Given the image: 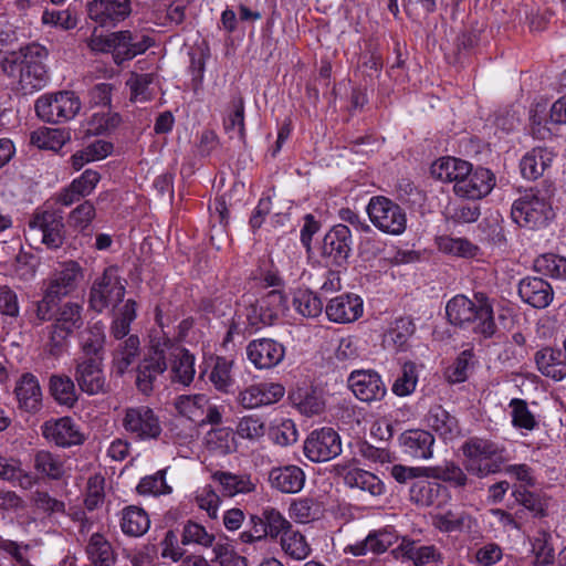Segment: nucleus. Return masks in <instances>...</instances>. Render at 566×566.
<instances>
[{"mask_svg":"<svg viewBox=\"0 0 566 566\" xmlns=\"http://www.w3.org/2000/svg\"><path fill=\"white\" fill-rule=\"evenodd\" d=\"M552 193L548 189L531 188L514 200L511 217L520 227L539 229L554 218Z\"/></svg>","mask_w":566,"mask_h":566,"instance_id":"20e7f679","label":"nucleus"},{"mask_svg":"<svg viewBox=\"0 0 566 566\" xmlns=\"http://www.w3.org/2000/svg\"><path fill=\"white\" fill-rule=\"evenodd\" d=\"M112 53L116 64L129 61L148 50L153 41L146 35L138 38L128 30L111 33Z\"/></svg>","mask_w":566,"mask_h":566,"instance_id":"412c9836","label":"nucleus"},{"mask_svg":"<svg viewBox=\"0 0 566 566\" xmlns=\"http://www.w3.org/2000/svg\"><path fill=\"white\" fill-rule=\"evenodd\" d=\"M535 363L544 376L556 381L566 378V356L560 349L544 347L537 350Z\"/></svg>","mask_w":566,"mask_h":566,"instance_id":"c756f323","label":"nucleus"},{"mask_svg":"<svg viewBox=\"0 0 566 566\" xmlns=\"http://www.w3.org/2000/svg\"><path fill=\"white\" fill-rule=\"evenodd\" d=\"M401 556L415 566L442 563V554L434 545H418L416 541L403 537L398 546Z\"/></svg>","mask_w":566,"mask_h":566,"instance_id":"2f4dec72","label":"nucleus"},{"mask_svg":"<svg viewBox=\"0 0 566 566\" xmlns=\"http://www.w3.org/2000/svg\"><path fill=\"white\" fill-rule=\"evenodd\" d=\"M41 431L49 442L60 448L80 446L85 440L80 427L71 417L50 419L42 424Z\"/></svg>","mask_w":566,"mask_h":566,"instance_id":"dca6fc26","label":"nucleus"},{"mask_svg":"<svg viewBox=\"0 0 566 566\" xmlns=\"http://www.w3.org/2000/svg\"><path fill=\"white\" fill-rule=\"evenodd\" d=\"M399 444L409 457L428 460L433 454L434 437L422 429L406 430L399 436Z\"/></svg>","mask_w":566,"mask_h":566,"instance_id":"393cba45","label":"nucleus"},{"mask_svg":"<svg viewBox=\"0 0 566 566\" xmlns=\"http://www.w3.org/2000/svg\"><path fill=\"white\" fill-rule=\"evenodd\" d=\"M461 450L465 470L478 478L500 472L502 464L507 461L505 447L485 438L471 437Z\"/></svg>","mask_w":566,"mask_h":566,"instance_id":"7ed1b4c3","label":"nucleus"},{"mask_svg":"<svg viewBox=\"0 0 566 566\" xmlns=\"http://www.w3.org/2000/svg\"><path fill=\"white\" fill-rule=\"evenodd\" d=\"M28 230L51 250L60 249L65 241L63 213L53 208H38L28 222Z\"/></svg>","mask_w":566,"mask_h":566,"instance_id":"423d86ee","label":"nucleus"},{"mask_svg":"<svg viewBox=\"0 0 566 566\" xmlns=\"http://www.w3.org/2000/svg\"><path fill=\"white\" fill-rule=\"evenodd\" d=\"M208 402L209 399L203 394L180 395L175 399L174 406L179 415L198 422L201 421Z\"/></svg>","mask_w":566,"mask_h":566,"instance_id":"37998d69","label":"nucleus"},{"mask_svg":"<svg viewBox=\"0 0 566 566\" xmlns=\"http://www.w3.org/2000/svg\"><path fill=\"white\" fill-rule=\"evenodd\" d=\"M428 426L442 439L452 440L460 434L458 419L441 405L431 406L427 415Z\"/></svg>","mask_w":566,"mask_h":566,"instance_id":"72a5a7b5","label":"nucleus"},{"mask_svg":"<svg viewBox=\"0 0 566 566\" xmlns=\"http://www.w3.org/2000/svg\"><path fill=\"white\" fill-rule=\"evenodd\" d=\"M85 279V269L75 260L62 261L44 281V287L61 300L75 293Z\"/></svg>","mask_w":566,"mask_h":566,"instance_id":"1a4fd4ad","label":"nucleus"},{"mask_svg":"<svg viewBox=\"0 0 566 566\" xmlns=\"http://www.w3.org/2000/svg\"><path fill=\"white\" fill-rule=\"evenodd\" d=\"M471 164L455 157H442L431 165L433 178L458 186L464 174L469 172Z\"/></svg>","mask_w":566,"mask_h":566,"instance_id":"f704fd0d","label":"nucleus"},{"mask_svg":"<svg viewBox=\"0 0 566 566\" xmlns=\"http://www.w3.org/2000/svg\"><path fill=\"white\" fill-rule=\"evenodd\" d=\"M48 339L44 344V352L53 357L59 358L65 352L70 333L59 328L52 324L45 327Z\"/></svg>","mask_w":566,"mask_h":566,"instance_id":"774afa93","label":"nucleus"},{"mask_svg":"<svg viewBox=\"0 0 566 566\" xmlns=\"http://www.w3.org/2000/svg\"><path fill=\"white\" fill-rule=\"evenodd\" d=\"M83 306L77 302H65L55 312L52 325L63 328L71 335L83 325Z\"/></svg>","mask_w":566,"mask_h":566,"instance_id":"a19ab883","label":"nucleus"},{"mask_svg":"<svg viewBox=\"0 0 566 566\" xmlns=\"http://www.w3.org/2000/svg\"><path fill=\"white\" fill-rule=\"evenodd\" d=\"M130 13V0H92L87 3L88 18L102 28H115Z\"/></svg>","mask_w":566,"mask_h":566,"instance_id":"2eb2a0df","label":"nucleus"},{"mask_svg":"<svg viewBox=\"0 0 566 566\" xmlns=\"http://www.w3.org/2000/svg\"><path fill=\"white\" fill-rule=\"evenodd\" d=\"M34 468L42 475L60 480L64 474V461L60 455L46 450H39L34 455Z\"/></svg>","mask_w":566,"mask_h":566,"instance_id":"3c124183","label":"nucleus"},{"mask_svg":"<svg viewBox=\"0 0 566 566\" xmlns=\"http://www.w3.org/2000/svg\"><path fill=\"white\" fill-rule=\"evenodd\" d=\"M364 312V303L360 296L353 293H344L328 301L325 313L331 322L347 324L357 321Z\"/></svg>","mask_w":566,"mask_h":566,"instance_id":"4be33fe9","label":"nucleus"},{"mask_svg":"<svg viewBox=\"0 0 566 566\" xmlns=\"http://www.w3.org/2000/svg\"><path fill=\"white\" fill-rule=\"evenodd\" d=\"M88 566H115L116 553L112 544L101 533H93L85 546Z\"/></svg>","mask_w":566,"mask_h":566,"instance_id":"473e14b6","label":"nucleus"},{"mask_svg":"<svg viewBox=\"0 0 566 566\" xmlns=\"http://www.w3.org/2000/svg\"><path fill=\"white\" fill-rule=\"evenodd\" d=\"M233 361L226 357H217L209 374V380L213 387L223 394L233 390L234 378L232 376Z\"/></svg>","mask_w":566,"mask_h":566,"instance_id":"de8ad7c7","label":"nucleus"},{"mask_svg":"<svg viewBox=\"0 0 566 566\" xmlns=\"http://www.w3.org/2000/svg\"><path fill=\"white\" fill-rule=\"evenodd\" d=\"M214 535L209 533L201 524L187 521L181 533L182 545H200L203 547L212 546Z\"/></svg>","mask_w":566,"mask_h":566,"instance_id":"0e129e2a","label":"nucleus"},{"mask_svg":"<svg viewBox=\"0 0 566 566\" xmlns=\"http://www.w3.org/2000/svg\"><path fill=\"white\" fill-rule=\"evenodd\" d=\"M48 54L45 46L30 43L19 51L7 53L1 61V70L22 94H32L42 90L49 82L45 66Z\"/></svg>","mask_w":566,"mask_h":566,"instance_id":"f257e3e1","label":"nucleus"},{"mask_svg":"<svg viewBox=\"0 0 566 566\" xmlns=\"http://www.w3.org/2000/svg\"><path fill=\"white\" fill-rule=\"evenodd\" d=\"M166 361H170V378L174 384L188 387L195 378V356L185 347L170 339L163 342Z\"/></svg>","mask_w":566,"mask_h":566,"instance_id":"4468645a","label":"nucleus"},{"mask_svg":"<svg viewBox=\"0 0 566 566\" xmlns=\"http://www.w3.org/2000/svg\"><path fill=\"white\" fill-rule=\"evenodd\" d=\"M105 344L104 325L102 323L93 324L86 335L83 336L81 347L83 355L81 357H101Z\"/></svg>","mask_w":566,"mask_h":566,"instance_id":"13d9d810","label":"nucleus"},{"mask_svg":"<svg viewBox=\"0 0 566 566\" xmlns=\"http://www.w3.org/2000/svg\"><path fill=\"white\" fill-rule=\"evenodd\" d=\"M347 382L355 397L364 402L380 401L387 392L381 377L374 370H354Z\"/></svg>","mask_w":566,"mask_h":566,"instance_id":"6ab92c4d","label":"nucleus"},{"mask_svg":"<svg viewBox=\"0 0 566 566\" xmlns=\"http://www.w3.org/2000/svg\"><path fill=\"white\" fill-rule=\"evenodd\" d=\"M287 310V298L281 289L263 294L255 304L247 308L245 317L251 331L272 325Z\"/></svg>","mask_w":566,"mask_h":566,"instance_id":"6e6552de","label":"nucleus"},{"mask_svg":"<svg viewBox=\"0 0 566 566\" xmlns=\"http://www.w3.org/2000/svg\"><path fill=\"white\" fill-rule=\"evenodd\" d=\"M167 470H159L151 475L144 476L138 485L137 492L142 495H166L170 494L172 489L166 482Z\"/></svg>","mask_w":566,"mask_h":566,"instance_id":"e2e57ef3","label":"nucleus"},{"mask_svg":"<svg viewBox=\"0 0 566 566\" xmlns=\"http://www.w3.org/2000/svg\"><path fill=\"white\" fill-rule=\"evenodd\" d=\"M532 553L535 556L536 566L551 565L555 560V551L552 543V535L546 530H538L531 539Z\"/></svg>","mask_w":566,"mask_h":566,"instance_id":"09e8293b","label":"nucleus"},{"mask_svg":"<svg viewBox=\"0 0 566 566\" xmlns=\"http://www.w3.org/2000/svg\"><path fill=\"white\" fill-rule=\"evenodd\" d=\"M49 388L52 397L60 405L73 407L77 401L74 381L66 375H52Z\"/></svg>","mask_w":566,"mask_h":566,"instance_id":"49530a36","label":"nucleus"},{"mask_svg":"<svg viewBox=\"0 0 566 566\" xmlns=\"http://www.w3.org/2000/svg\"><path fill=\"white\" fill-rule=\"evenodd\" d=\"M14 395L20 409L35 413L42 408V390L38 378L31 373H24L17 380Z\"/></svg>","mask_w":566,"mask_h":566,"instance_id":"a878e982","label":"nucleus"},{"mask_svg":"<svg viewBox=\"0 0 566 566\" xmlns=\"http://www.w3.org/2000/svg\"><path fill=\"white\" fill-rule=\"evenodd\" d=\"M446 314L452 325L471 327L474 334L484 339L497 332L492 302L484 293H475L474 300L455 295L447 303Z\"/></svg>","mask_w":566,"mask_h":566,"instance_id":"f03ea898","label":"nucleus"},{"mask_svg":"<svg viewBox=\"0 0 566 566\" xmlns=\"http://www.w3.org/2000/svg\"><path fill=\"white\" fill-rule=\"evenodd\" d=\"M534 269L542 275L564 280L566 279V258L554 253L542 254L535 259Z\"/></svg>","mask_w":566,"mask_h":566,"instance_id":"864d4df0","label":"nucleus"},{"mask_svg":"<svg viewBox=\"0 0 566 566\" xmlns=\"http://www.w3.org/2000/svg\"><path fill=\"white\" fill-rule=\"evenodd\" d=\"M74 379L88 396L106 394L108 386L102 367V357H77Z\"/></svg>","mask_w":566,"mask_h":566,"instance_id":"f8f14e48","label":"nucleus"},{"mask_svg":"<svg viewBox=\"0 0 566 566\" xmlns=\"http://www.w3.org/2000/svg\"><path fill=\"white\" fill-rule=\"evenodd\" d=\"M60 301V297L44 287L42 297L33 303L34 310L30 318L31 325L38 327L45 322L54 319L55 307Z\"/></svg>","mask_w":566,"mask_h":566,"instance_id":"8fccbe9b","label":"nucleus"},{"mask_svg":"<svg viewBox=\"0 0 566 566\" xmlns=\"http://www.w3.org/2000/svg\"><path fill=\"white\" fill-rule=\"evenodd\" d=\"M439 251L458 258H476L481 250L467 238L440 235L436 239Z\"/></svg>","mask_w":566,"mask_h":566,"instance_id":"ea45409f","label":"nucleus"},{"mask_svg":"<svg viewBox=\"0 0 566 566\" xmlns=\"http://www.w3.org/2000/svg\"><path fill=\"white\" fill-rule=\"evenodd\" d=\"M342 478L347 488L358 489L371 496H380L386 491L384 482L376 474L360 468L344 469Z\"/></svg>","mask_w":566,"mask_h":566,"instance_id":"cd10ccee","label":"nucleus"},{"mask_svg":"<svg viewBox=\"0 0 566 566\" xmlns=\"http://www.w3.org/2000/svg\"><path fill=\"white\" fill-rule=\"evenodd\" d=\"M247 356L256 368L270 369L284 359L285 347L272 338L253 339L247 346Z\"/></svg>","mask_w":566,"mask_h":566,"instance_id":"aec40b11","label":"nucleus"},{"mask_svg":"<svg viewBox=\"0 0 566 566\" xmlns=\"http://www.w3.org/2000/svg\"><path fill=\"white\" fill-rule=\"evenodd\" d=\"M223 127L226 133L229 134L230 138H233V134L237 133L238 138L241 142H244V99L241 95L232 97L227 116L223 119Z\"/></svg>","mask_w":566,"mask_h":566,"instance_id":"79ce46f5","label":"nucleus"},{"mask_svg":"<svg viewBox=\"0 0 566 566\" xmlns=\"http://www.w3.org/2000/svg\"><path fill=\"white\" fill-rule=\"evenodd\" d=\"M295 311L304 317L314 318L322 314V300L310 290H297L293 295Z\"/></svg>","mask_w":566,"mask_h":566,"instance_id":"5fc2aeb1","label":"nucleus"},{"mask_svg":"<svg viewBox=\"0 0 566 566\" xmlns=\"http://www.w3.org/2000/svg\"><path fill=\"white\" fill-rule=\"evenodd\" d=\"M366 210L370 222L386 234L400 235L407 229L405 209L387 197H373Z\"/></svg>","mask_w":566,"mask_h":566,"instance_id":"0eeeda50","label":"nucleus"},{"mask_svg":"<svg viewBox=\"0 0 566 566\" xmlns=\"http://www.w3.org/2000/svg\"><path fill=\"white\" fill-rule=\"evenodd\" d=\"M149 526L148 514L142 507L132 505L122 511L120 528L124 534L139 537L149 530Z\"/></svg>","mask_w":566,"mask_h":566,"instance_id":"4c0bfd02","label":"nucleus"},{"mask_svg":"<svg viewBox=\"0 0 566 566\" xmlns=\"http://www.w3.org/2000/svg\"><path fill=\"white\" fill-rule=\"evenodd\" d=\"M282 551L295 560L305 559L311 554V546L305 536L293 526L280 537Z\"/></svg>","mask_w":566,"mask_h":566,"instance_id":"a18cd8bd","label":"nucleus"},{"mask_svg":"<svg viewBox=\"0 0 566 566\" xmlns=\"http://www.w3.org/2000/svg\"><path fill=\"white\" fill-rule=\"evenodd\" d=\"M554 154L546 147H535L527 151L520 161L521 175L524 179L536 180L551 167Z\"/></svg>","mask_w":566,"mask_h":566,"instance_id":"c85d7f7f","label":"nucleus"},{"mask_svg":"<svg viewBox=\"0 0 566 566\" xmlns=\"http://www.w3.org/2000/svg\"><path fill=\"white\" fill-rule=\"evenodd\" d=\"M428 478L448 482L454 488H464L469 481L464 471L454 463L429 468Z\"/></svg>","mask_w":566,"mask_h":566,"instance_id":"bf43d9fd","label":"nucleus"},{"mask_svg":"<svg viewBox=\"0 0 566 566\" xmlns=\"http://www.w3.org/2000/svg\"><path fill=\"white\" fill-rule=\"evenodd\" d=\"M167 370L163 343L153 345L137 366L136 387L143 395H150L158 378Z\"/></svg>","mask_w":566,"mask_h":566,"instance_id":"ddd939ff","label":"nucleus"},{"mask_svg":"<svg viewBox=\"0 0 566 566\" xmlns=\"http://www.w3.org/2000/svg\"><path fill=\"white\" fill-rule=\"evenodd\" d=\"M96 217V208L90 200L78 203L67 217L69 226L78 232H84Z\"/></svg>","mask_w":566,"mask_h":566,"instance_id":"680f3d73","label":"nucleus"},{"mask_svg":"<svg viewBox=\"0 0 566 566\" xmlns=\"http://www.w3.org/2000/svg\"><path fill=\"white\" fill-rule=\"evenodd\" d=\"M441 492V485L429 481H416L409 490L412 503L421 507L434 505Z\"/></svg>","mask_w":566,"mask_h":566,"instance_id":"6e6d98bb","label":"nucleus"},{"mask_svg":"<svg viewBox=\"0 0 566 566\" xmlns=\"http://www.w3.org/2000/svg\"><path fill=\"white\" fill-rule=\"evenodd\" d=\"M140 342L137 335L123 339L113 353V368L123 375L139 355Z\"/></svg>","mask_w":566,"mask_h":566,"instance_id":"58836bf2","label":"nucleus"},{"mask_svg":"<svg viewBox=\"0 0 566 566\" xmlns=\"http://www.w3.org/2000/svg\"><path fill=\"white\" fill-rule=\"evenodd\" d=\"M123 427L137 440H155L161 434L163 428L158 416L148 406L125 409Z\"/></svg>","mask_w":566,"mask_h":566,"instance_id":"9d476101","label":"nucleus"},{"mask_svg":"<svg viewBox=\"0 0 566 566\" xmlns=\"http://www.w3.org/2000/svg\"><path fill=\"white\" fill-rule=\"evenodd\" d=\"M473 353L470 349L462 350L455 360L447 368L446 378L449 382L459 384L467 380L472 366Z\"/></svg>","mask_w":566,"mask_h":566,"instance_id":"338daca9","label":"nucleus"},{"mask_svg":"<svg viewBox=\"0 0 566 566\" xmlns=\"http://www.w3.org/2000/svg\"><path fill=\"white\" fill-rule=\"evenodd\" d=\"M154 78L151 73H133L126 82L130 91V101L140 103L150 101L153 97L150 85Z\"/></svg>","mask_w":566,"mask_h":566,"instance_id":"4d7b16f0","label":"nucleus"},{"mask_svg":"<svg viewBox=\"0 0 566 566\" xmlns=\"http://www.w3.org/2000/svg\"><path fill=\"white\" fill-rule=\"evenodd\" d=\"M434 526L443 533H467L472 534L478 530V521L465 511H447L433 518Z\"/></svg>","mask_w":566,"mask_h":566,"instance_id":"7c9ffc66","label":"nucleus"},{"mask_svg":"<svg viewBox=\"0 0 566 566\" xmlns=\"http://www.w3.org/2000/svg\"><path fill=\"white\" fill-rule=\"evenodd\" d=\"M305 457L315 463L327 462L342 453V440L333 428L313 430L304 441Z\"/></svg>","mask_w":566,"mask_h":566,"instance_id":"9b49d317","label":"nucleus"},{"mask_svg":"<svg viewBox=\"0 0 566 566\" xmlns=\"http://www.w3.org/2000/svg\"><path fill=\"white\" fill-rule=\"evenodd\" d=\"M291 398L298 410L306 416L318 415L324 409L321 394L312 386L297 387Z\"/></svg>","mask_w":566,"mask_h":566,"instance_id":"c03bdc74","label":"nucleus"},{"mask_svg":"<svg viewBox=\"0 0 566 566\" xmlns=\"http://www.w3.org/2000/svg\"><path fill=\"white\" fill-rule=\"evenodd\" d=\"M271 486L282 493H297L305 483V473L297 465L273 468L269 474Z\"/></svg>","mask_w":566,"mask_h":566,"instance_id":"bb28decb","label":"nucleus"},{"mask_svg":"<svg viewBox=\"0 0 566 566\" xmlns=\"http://www.w3.org/2000/svg\"><path fill=\"white\" fill-rule=\"evenodd\" d=\"M418 382L417 366L412 361L402 365L401 371L392 385V392L399 397L411 395Z\"/></svg>","mask_w":566,"mask_h":566,"instance_id":"052dcab7","label":"nucleus"},{"mask_svg":"<svg viewBox=\"0 0 566 566\" xmlns=\"http://www.w3.org/2000/svg\"><path fill=\"white\" fill-rule=\"evenodd\" d=\"M211 479L218 483L220 491L224 496H235L254 491L255 484L249 474H234L227 471H216Z\"/></svg>","mask_w":566,"mask_h":566,"instance_id":"c9c22d12","label":"nucleus"},{"mask_svg":"<svg viewBox=\"0 0 566 566\" xmlns=\"http://www.w3.org/2000/svg\"><path fill=\"white\" fill-rule=\"evenodd\" d=\"M234 437L229 428L210 430L206 436V444L210 451L227 454L233 450Z\"/></svg>","mask_w":566,"mask_h":566,"instance_id":"69168bd1","label":"nucleus"},{"mask_svg":"<svg viewBox=\"0 0 566 566\" xmlns=\"http://www.w3.org/2000/svg\"><path fill=\"white\" fill-rule=\"evenodd\" d=\"M395 539L396 536L391 530H376L370 532L364 541L352 545L350 553L355 556H361L368 552L374 554H381L394 544Z\"/></svg>","mask_w":566,"mask_h":566,"instance_id":"e433bc0d","label":"nucleus"},{"mask_svg":"<svg viewBox=\"0 0 566 566\" xmlns=\"http://www.w3.org/2000/svg\"><path fill=\"white\" fill-rule=\"evenodd\" d=\"M352 232L345 224H336L324 235L321 252L333 264L343 265L352 252Z\"/></svg>","mask_w":566,"mask_h":566,"instance_id":"a211bd4d","label":"nucleus"},{"mask_svg":"<svg viewBox=\"0 0 566 566\" xmlns=\"http://www.w3.org/2000/svg\"><path fill=\"white\" fill-rule=\"evenodd\" d=\"M125 292V284L118 274V268L107 266L92 282L88 292V307L96 313H103L106 308L119 304Z\"/></svg>","mask_w":566,"mask_h":566,"instance_id":"39448f33","label":"nucleus"},{"mask_svg":"<svg viewBox=\"0 0 566 566\" xmlns=\"http://www.w3.org/2000/svg\"><path fill=\"white\" fill-rule=\"evenodd\" d=\"M522 301L534 308H546L554 300L552 285L541 277H525L518 284Z\"/></svg>","mask_w":566,"mask_h":566,"instance_id":"b1692460","label":"nucleus"},{"mask_svg":"<svg viewBox=\"0 0 566 566\" xmlns=\"http://www.w3.org/2000/svg\"><path fill=\"white\" fill-rule=\"evenodd\" d=\"M495 186L494 174L483 167L472 169V165L469 168V172L464 174L458 186H453V191L457 196L470 200H479L488 196Z\"/></svg>","mask_w":566,"mask_h":566,"instance_id":"f3484780","label":"nucleus"},{"mask_svg":"<svg viewBox=\"0 0 566 566\" xmlns=\"http://www.w3.org/2000/svg\"><path fill=\"white\" fill-rule=\"evenodd\" d=\"M285 394V389L277 382H259L249 386L239 394V402L248 409L268 406L277 402Z\"/></svg>","mask_w":566,"mask_h":566,"instance_id":"5701e85b","label":"nucleus"},{"mask_svg":"<svg viewBox=\"0 0 566 566\" xmlns=\"http://www.w3.org/2000/svg\"><path fill=\"white\" fill-rule=\"evenodd\" d=\"M509 407L511 409V422L515 429L533 431L538 427V421L524 399L513 398Z\"/></svg>","mask_w":566,"mask_h":566,"instance_id":"603ef678","label":"nucleus"}]
</instances>
